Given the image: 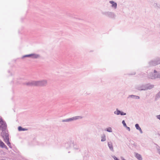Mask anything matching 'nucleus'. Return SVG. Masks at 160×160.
I'll return each mask as SVG.
<instances>
[{"label":"nucleus","instance_id":"39448f33","mask_svg":"<svg viewBox=\"0 0 160 160\" xmlns=\"http://www.w3.org/2000/svg\"><path fill=\"white\" fill-rule=\"evenodd\" d=\"M108 146L110 149L112 151H113V147L112 143L111 142H108Z\"/></svg>","mask_w":160,"mask_h":160},{"label":"nucleus","instance_id":"f3484780","mask_svg":"<svg viewBox=\"0 0 160 160\" xmlns=\"http://www.w3.org/2000/svg\"><path fill=\"white\" fill-rule=\"evenodd\" d=\"M31 56H32V54H29V55H25L24 56V57H31Z\"/></svg>","mask_w":160,"mask_h":160},{"label":"nucleus","instance_id":"0eeeda50","mask_svg":"<svg viewBox=\"0 0 160 160\" xmlns=\"http://www.w3.org/2000/svg\"><path fill=\"white\" fill-rule=\"evenodd\" d=\"M35 85H43L42 82H37L33 84Z\"/></svg>","mask_w":160,"mask_h":160},{"label":"nucleus","instance_id":"2eb2a0df","mask_svg":"<svg viewBox=\"0 0 160 160\" xmlns=\"http://www.w3.org/2000/svg\"><path fill=\"white\" fill-rule=\"evenodd\" d=\"M18 130L19 131H22V130H24V129H22V128L21 127H19L18 128Z\"/></svg>","mask_w":160,"mask_h":160},{"label":"nucleus","instance_id":"f03ea898","mask_svg":"<svg viewBox=\"0 0 160 160\" xmlns=\"http://www.w3.org/2000/svg\"><path fill=\"white\" fill-rule=\"evenodd\" d=\"M2 135L4 138V141L7 143V145L9 146L10 144V142L9 141V138L7 134H6L5 136L2 134Z\"/></svg>","mask_w":160,"mask_h":160},{"label":"nucleus","instance_id":"20e7f679","mask_svg":"<svg viewBox=\"0 0 160 160\" xmlns=\"http://www.w3.org/2000/svg\"><path fill=\"white\" fill-rule=\"evenodd\" d=\"M110 3L112 4V7L116 8L117 6V4L116 2H115L113 1H110Z\"/></svg>","mask_w":160,"mask_h":160},{"label":"nucleus","instance_id":"9d476101","mask_svg":"<svg viewBox=\"0 0 160 160\" xmlns=\"http://www.w3.org/2000/svg\"><path fill=\"white\" fill-rule=\"evenodd\" d=\"M31 57H32L33 58H37L39 56L38 55L35 54H32V56Z\"/></svg>","mask_w":160,"mask_h":160},{"label":"nucleus","instance_id":"423d86ee","mask_svg":"<svg viewBox=\"0 0 160 160\" xmlns=\"http://www.w3.org/2000/svg\"><path fill=\"white\" fill-rule=\"evenodd\" d=\"M135 127L136 128V129L138 130H139V131L141 133H142V129H141V128H140V127H139V125L138 124H136L135 125Z\"/></svg>","mask_w":160,"mask_h":160},{"label":"nucleus","instance_id":"6ab92c4d","mask_svg":"<svg viewBox=\"0 0 160 160\" xmlns=\"http://www.w3.org/2000/svg\"><path fill=\"white\" fill-rule=\"evenodd\" d=\"M158 118L160 120V115L158 116Z\"/></svg>","mask_w":160,"mask_h":160},{"label":"nucleus","instance_id":"ddd939ff","mask_svg":"<svg viewBox=\"0 0 160 160\" xmlns=\"http://www.w3.org/2000/svg\"><path fill=\"white\" fill-rule=\"evenodd\" d=\"M107 131L108 132H112V128H107Z\"/></svg>","mask_w":160,"mask_h":160},{"label":"nucleus","instance_id":"1a4fd4ad","mask_svg":"<svg viewBox=\"0 0 160 160\" xmlns=\"http://www.w3.org/2000/svg\"><path fill=\"white\" fill-rule=\"evenodd\" d=\"M136 157L139 160H141L142 159V157L138 153L136 154Z\"/></svg>","mask_w":160,"mask_h":160},{"label":"nucleus","instance_id":"7ed1b4c3","mask_svg":"<svg viewBox=\"0 0 160 160\" xmlns=\"http://www.w3.org/2000/svg\"><path fill=\"white\" fill-rule=\"evenodd\" d=\"M82 118L81 117H79V116H77L76 117H73L72 118H69V119L66 120V121H69L73 120H75L78 119L79 118Z\"/></svg>","mask_w":160,"mask_h":160},{"label":"nucleus","instance_id":"6e6552de","mask_svg":"<svg viewBox=\"0 0 160 160\" xmlns=\"http://www.w3.org/2000/svg\"><path fill=\"white\" fill-rule=\"evenodd\" d=\"M0 146L2 148H7V146L5 145L4 143L1 141H0Z\"/></svg>","mask_w":160,"mask_h":160},{"label":"nucleus","instance_id":"a211bd4d","mask_svg":"<svg viewBox=\"0 0 160 160\" xmlns=\"http://www.w3.org/2000/svg\"><path fill=\"white\" fill-rule=\"evenodd\" d=\"M114 159L115 160H119L116 157H114Z\"/></svg>","mask_w":160,"mask_h":160},{"label":"nucleus","instance_id":"412c9836","mask_svg":"<svg viewBox=\"0 0 160 160\" xmlns=\"http://www.w3.org/2000/svg\"><path fill=\"white\" fill-rule=\"evenodd\" d=\"M43 82H44V83H46V82H45V81H43Z\"/></svg>","mask_w":160,"mask_h":160},{"label":"nucleus","instance_id":"f257e3e1","mask_svg":"<svg viewBox=\"0 0 160 160\" xmlns=\"http://www.w3.org/2000/svg\"><path fill=\"white\" fill-rule=\"evenodd\" d=\"M6 128V123L3 122L2 118L0 117V129L3 131L5 130Z\"/></svg>","mask_w":160,"mask_h":160},{"label":"nucleus","instance_id":"9b49d317","mask_svg":"<svg viewBox=\"0 0 160 160\" xmlns=\"http://www.w3.org/2000/svg\"><path fill=\"white\" fill-rule=\"evenodd\" d=\"M105 140H106V137H105V136L104 135L102 137L101 141L103 142V141H104Z\"/></svg>","mask_w":160,"mask_h":160},{"label":"nucleus","instance_id":"4468645a","mask_svg":"<svg viewBox=\"0 0 160 160\" xmlns=\"http://www.w3.org/2000/svg\"><path fill=\"white\" fill-rule=\"evenodd\" d=\"M122 123L123 124L124 126L126 127H127V125L124 120H123L122 121Z\"/></svg>","mask_w":160,"mask_h":160},{"label":"nucleus","instance_id":"aec40b11","mask_svg":"<svg viewBox=\"0 0 160 160\" xmlns=\"http://www.w3.org/2000/svg\"><path fill=\"white\" fill-rule=\"evenodd\" d=\"M127 128L128 129L129 131H130V128L129 127H127Z\"/></svg>","mask_w":160,"mask_h":160},{"label":"nucleus","instance_id":"f8f14e48","mask_svg":"<svg viewBox=\"0 0 160 160\" xmlns=\"http://www.w3.org/2000/svg\"><path fill=\"white\" fill-rule=\"evenodd\" d=\"M121 112L119 110H117L116 112H115V113L117 115L120 114Z\"/></svg>","mask_w":160,"mask_h":160},{"label":"nucleus","instance_id":"dca6fc26","mask_svg":"<svg viewBox=\"0 0 160 160\" xmlns=\"http://www.w3.org/2000/svg\"><path fill=\"white\" fill-rule=\"evenodd\" d=\"M120 114L121 115H125L126 114V113H124L123 112H121V113H120Z\"/></svg>","mask_w":160,"mask_h":160}]
</instances>
